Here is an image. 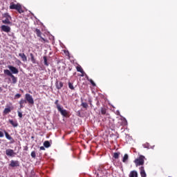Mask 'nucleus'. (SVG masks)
<instances>
[{
    "instance_id": "nucleus-27",
    "label": "nucleus",
    "mask_w": 177,
    "mask_h": 177,
    "mask_svg": "<svg viewBox=\"0 0 177 177\" xmlns=\"http://www.w3.org/2000/svg\"><path fill=\"white\" fill-rule=\"evenodd\" d=\"M87 80L89 81V82H91V85H93V86H96V84L95 83V82H93V80L92 79H89L88 77Z\"/></svg>"
},
{
    "instance_id": "nucleus-4",
    "label": "nucleus",
    "mask_w": 177,
    "mask_h": 177,
    "mask_svg": "<svg viewBox=\"0 0 177 177\" xmlns=\"http://www.w3.org/2000/svg\"><path fill=\"white\" fill-rule=\"evenodd\" d=\"M3 17L5 19L2 20L3 24H12V22L10 21V20H12V17L9 15V13H4Z\"/></svg>"
},
{
    "instance_id": "nucleus-7",
    "label": "nucleus",
    "mask_w": 177,
    "mask_h": 177,
    "mask_svg": "<svg viewBox=\"0 0 177 177\" xmlns=\"http://www.w3.org/2000/svg\"><path fill=\"white\" fill-rule=\"evenodd\" d=\"M8 68H9V71L13 75V74H19V69L13 66H8Z\"/></svg>"
},
{
    "instance_id": "nucleus-6",
    "label": "nucleus",
    "mask_w": 177,
    "mask_h": 177,
    "mask_svg": "<svg viewBox=\"0 0 177 177\" xmlns=\"http://www.w3.org/2000/svg\"><path fill=\"white\" fill-rule=\"evenodd\" d=\"M25 99L30 104H34V99L31 95L27 93L25 95Z\"/></svg>"
},
{
    "instance_id": "nucleus-35",
    "label": "nucleus",
    "mask_w": 177,
    "mask_h": 177,
    "mask_svg": "<svg viewBox=\"0 0 177 177\" xmlns=\"http://www.w3.org/2000/svg\"><path fill=\"white\" fill-rule=\"evenodd\" d=\"M88 102H89V104H90L91 107H93V104H92V100L91 99H88Z\"/></svg>"
},
{
    "instance_id": "nucleus-30",
    "label": "nucleus",
    "mask_w": 177,
    "mask_h": 177,
    "mask_svg": "<svg viewBox=\"0 0 177 177\" xmlns=\"http://www.w3.org/2000/svg\"><path fill=\"white\" fill-rule=\"evenodd\" d=\"M26 103H27V100H24V99H21V100L19 101V104H26Z\"/></svg>"
},
{
    "instance_id": "nucleus-22",
    "label": "nucleus",
    "mask_w": 177,
    "mask_h": 177,
    "mask_svg": "<svg viewBox=\"0 0 177 177\" xmlns=\"http://www.w3.org/2000/svg\"><path fill=\"white\" fill-rule=\"evenodd\" d=\"M76 70L77 71H78V73H84V69H82V67H81V66H77L76 67Z\"/></svg>"
},
{
    "instance_id": "nucleus-42",
    "label": "nucleus",
    "mask_w": 177,
    "mask_h": 177,
    "mask_svg": "<svg viewBox=\"0 0 177 177\" xmlns=\"http://www.w3.org/2000/svg\"><path fill=\"white\" fill-rule=\"evenodd\" d=\"M23 107H24V106L23 104H20V108L23 109Z\"/></svg>"
},
{
    "instance_id": "nucleus-23",
    "label": "nucleus",
    "mask_w": 177,
    "mask_h": 177,
    "mask_svg": "<svg viewBox=\"0 0 177 177\" xmlns=\"http://www.w3.org/2000/svg\"><path fill=\"white\" fill-rule=\"evenodd\" d=\"M44 147H46V148L50 147V142H49V141H45L44 142Z\"/></svg>"
},
{
    "instance_id": "nucleus-40",
    "label": "nucleus",
    "mask_w": 177,
    "mask_h": 177,
    "mask_svg": "<svg viewBox=\"0 0 177 177\" xmlns=\"http://www.w3.org/2000/svg\"><path fill=\"white\" fill-rule=\"evenodd\" d=\"M40 150H45V147H40Z\"/></svg>"
},
{
    "instance_id": "nucleus-28",
    "label": "nucleus",
    "mask_w": 177,
    "mask_h": 177,
    "mask_svg": "<svg viewBox=\"0 0 177 177\" xmlns=\"http://www.w3.org/2000/svg\"><path fill=\"white\" fill-rule=\"evenodd\" d=\"M68 88H70L71 89V91H74L75 88L74 86L73 85V83L71 82H68Z\"/></svg>"
},
{
    "instance_id": "nucleus-25",
    "label": "nucleus",
    "mask_w": 177,
    "mask_h": 177,
    "mask_svg": "<svg viewBox=\"0 0 177 177\" xmlns=\"http://www.w3.org/2000/svg\"><path fill=\"white\" fill-rule=\"evenodd\" d=\"M106 111H107V109H106V108H104V107L101 108V114L102 115H104L106 113Z\"/></svg>"
},
{
    "instance_id": "nucleus-34",
    "label": "nucleus",
    "mask_w": 177,
    "mask_h": 177,
    "mask_svg": "<svg viewBox=\"0 0 177 177\" xmlns=\"http://www.w3.org/2000/svg\"><path fill=\"white\" fill-rule=\"evenodd\" d=\"M123 124L124 125H127L128 122L127 121V119L125 118H123Z\"/></svg>"
},
{
    "instance_id": "nucleus-38",
    "label": "nucleus",
    "mask_w": 177,
    "mask_h": 177,
    "mask_svg": "<svg viewBox=\"0 0 177 177\" xmlns=\"http://www.w3.org/2000/svg\"><path fill=\"white\" fill-rule=\"evenodd\" d=\"M15 97H17V99H19V98H20V97H21V94H16L15 95Z\"/></svg>"
},
{
    "instance_id": "nucleus-20",
    "label": "nucleus",
    "mask_w": 177,
    "mask_h": 177,
    "mask_svg": "<svg viewBox=\"0 0 177 177\" xmlns=\"http://www.w3.org/2000/svg\"><path fill=\"white\" fill-rule=\"evenodd\" d=\"M129 158V156H128V153L124 154L122 158V162H127Z\"/></svg>"
},
{
    "instance_id": "nucleus-21",
    "label": "nucleus",
    "mask_w": 177,
    "mask_h": 177,
    "mask_svg": "<svg viewBox=\"0 0 177 177\" xmlns=\"http://www.w3.org/2000/svg\"><path fill=\"white\" fill-rule=\"evenodd\" d=\"M43 59L44 62V66H46L48 67V66H49V63L48 62V57L46 56H44Z\"/></svg>"
},
{
    "instance_id": "nucleus-1",
    "label": "nucleus",
    "mask_w": 177,
    "mask_h": 177,
    "mask_svg": "<svg viewBox=\"0 0 177 177\" xmlns=\"http://www.w3.org/2000/svg\"><path fill=\"white\" fill-rule=\"evenodd\" d=\"M3 73L5 74V75L10 77L8 78L9 82H10L11 84H13L14 85H15V84H17V77H16V76L13 75L12 74V72H10V71H9V69H4Z\"/></svg>"
},
{
    "instance_id": "nucleus-39",
    "label": "nucleus",
    "mask_w": 177,
    "mask_h": 177,
    "mask_svg": "<svg viewBox=\"0 0 177 177\" xmlns=\"http://www.w3.org/2000/svg\"><path fill=\"white\" fill-rule=\"evenodd\" d=\"M0 138H3V132L0 131Z\"/></svg>"
},
{
    "instance_id": "nucleus-8",
    "label": "nucleus",
    "mask_w": 177,
    "mask_h": 177,
    "mask_svg": "<svg viewBox=\"0 0 177 177\" xmlns=\"http://www.w3.org/2000/svg\"><path fill=\"white\" fill-rule=\"evenodd\" d=\"M1 31H3L4 32H10L11 28L8 26L3 25L1 26Z\"/></svg>"
},
{
    "instance_id": "nucleus-2",
    "label": "nucleus",
    "mask_w": 177,
    "mask_h": 177,
    "mask_svg": "<svg viewBox=\"0 0 177 177\" xmlns=\"http://www.w3.org/2000/svg\"><path fill=\"white\" fill-rule=\"evenodd\" d=\"M145 160H146V157L143 155H140L133 162L136 164V167H143V165H145Z\"/></svg>"
},
{
    "instance_id": "nucleus-18",
    "label": "nucleus",
    "mask_w": 177,
    "mask_h": 177,
    "mask_svg": "<svg viewBox=\"0 0 177 177\" xmlns=\"http://www.w3.org/2000/svg\"><path fill=\"white\" fill-rule=\"evenodd\" d=\"M10 111H12V109L10 108V106H8V108H6L3 111V114H9V113H10Z\"/></svg>"
},
{
    "instance_id": "nucleus-3",
    "label": "nucleus",
    "mask_w": 177,
    "mask_h": 177,
    "mask_svg": "<svg viewBox=\"0 0 177 177\" xmlns=\"http://www.w3.org/2000/svg\"><path fill=\"white\" fill-rule=\"evenodd\" d=\"M10 9L17 10V12L20 14L24 13V10H23V8H21V5L20 3L15 4L13 2L10 3Z\"/></svg>"
},
{
    "instance_id": "nucleus-11",
    "label": "nucleus",
    "mask_w": 177,
    "mask_h": 177,
    "mask_svg": "<svg viewBox=\"0 0 177 177\" xmlns=\"http://www.w3.org/2000/svg\"><path fill=\"white\" fill-rule=\"evenodd\" d=\"M10 167H20V163L19 162V160H11Z\"/></svg>"
},
{
    "instance_id": "nucleus-37",
    "label": "nucleus",
    "mask_w": 177,
    "mask_h": 177,
    "mask_svg": "<svg viewBox=\"0 0 177 177\" xmlns=\"http://www.w3.org/2000/svg\"><path fill=\"white\" fill-rule=\"evenodd\" d=\"M18 116L19 118H21L23 117V113H21V112H18Z\"/></svg>"
},
{
    "instance_id": "nucleus-19",
    "label": "nucleus",
    "mask_w": 177,
    "mask_h": 177,
    "mask_svg": "<svg viewBox=\"0 0 177 177\" xmlns=\"http://www.w3.org/2000/svg\"><path fill=\"white\" fill-rule=\"evenodd\" d=\"M56 88H57V89L62 88H63V83L62 82H57Z\"/></svg>"
},
{
    "instance_id": "nucleus-9",
    "label": "nucleus",
    "mask_w": 177,
    "mask_h": 177,
    "mask_svg": "<svg viewBox=\"0 0 177 177\" xmlns=\"http://www.w3.org/2000/svg\"><path fill=\"white\" fill-rule=\"evenodd\" d=\"M58 111H59V113L62 114V115H63L64 117H67L68 115V113L66 109H62V107L58 106Z\"/></svg>"
},
{
    "instance_id": "nucleus-31",
    "label": "nucleus",
    "mask_w": 177,
    "mask_h": 177,
    "mask_svg": "<svg viewBox=\"0 0 177 177\" xmlns=\"http://www.w3.org/2000/svg\"><path fill=\"white\" fill-rule=\"evenodd\" d=\"M30 156L32 158H35V157L37 156L36 153H35V151H32L31 153H30Z\"/></svg>"
},
{
    "instance_id": "nucleus-26",
    "label": "nucleus",
    "mask_w": 177,
    "mask_h": 177,
    "mask_svg": "<svg viewBox=\"0 0 177 177\" xmlns=\"http://www.w3.org/2000/svg\"><path fill=\"white\" fill-rule=\"evenodd\" d=\"M120 157V153L115 152L113 153V158H115V160L118 159Z\"/></svg>"
},
{
    "instance_id": "nucleus-10",
    "label": "nucleus",
    "mask_w": 177,
    "mask_h": 177,
    "mask_svg": "<svg viewBox=\"0 0 177 177\" xmlns=\"http://www.w3.org/2000/svg\"><path fill=\"white\" fill-rule=\"evenodd\" d=\"M6 156H9L10 157H13V156H15V154L16 153H15V151H13V149H8L6 150Z\"/></svg>"
},
{
    "instance_id": "nucleus-5",
    "label": "nucleus",
    "mask_w": 177,
    "mask_h": 177,
    "mask_svg": "<svg viewBox=\"0 0 177 177\" xmlns=\"http://www.w3.org/2000/svg\"><path fill=\"white\" fill-rule=\"evenodd\" d=\"M35 32L37 37L40 38L39 41L41 42H46V39L45 38L42 37L41 35H42V32H41V30L36 28L35 30Z\"/></svg>"
},
{
    "instance_id": "nucleus-33",
    "label": "nucleus",
    "mask_w": 177,
    "mask_h": 177,
    "mask_svg": "<svg viewBox=\"0 0 177 177\" xmlns=\"http://www.w3.org/2000/svg\"><path fill=\"white\" fill-rule=\"evenodd\" d=\"M81 77H86L87 80H88V75H86V73H85V72L83 71V73H81Z\"/></svg>"
},
{
    "instance_id": "nucleus-41",
    "label": "nucleus",
    "mask_w": 177,
    "mask_h": 177,
    "mask_svg": "<svg viewBox=\"0 0 177 177\" xmlns=\"http://www.w3.org/2000/svg\"><path fill=\"white\" fill-rule=\"evenodd\" d=\"M17 63L21 64V60L17 59Z\"/></svg>"
},
{
    "instance_id": "nucleus-16",
    "label": "nucleus",
    "mask_w": 177,
    "mask_h": 177,
    "mask_svg": "<svg viewBox=\"0 0 177 177\" xmlns=\"http://www.w3.org/2000/svg\"><path fill=\"white\" fill-rule=\"evenodd\" d=\"M30 60L33 64H37V59H35V57H34V54L30 53Z\"/></svg>"
},
{
    "instance_id": "nucleus-36",
    "label": "nucleus",
    "mask_w": 177,
    "mask_h": 177,
    "mask_svg": "<svg viewBox=\"0 0 177 177\" xmlns=\"http://www.w3.org/2000/svg\"><path fill=\"white\" fill-rule=\"evenodd\" d=\"M88 102H89V104H90L91 107H93V104H92V100L91 99H88Z\"/></svg>"
},
{
    "instance_id": "nucleus-14",
    "label": "nucleus",
    "mask_w": 177,
    "mask_h": 177,
    "mask_svg": "<svg viewBox=\"0 0 177 177\" xmlns=\"http://www.w3.org/2000/svg\"><path fill=\"white\" fill-rule=\"evenodd\" d=\"M19 57H21L22 62H27V56H26V54L19 53Z\"/></svg>"
},
{
    "instance_id": "nucleus-15",
    "label": "nucleus",
    "mask_w": 177,
    "mask_h": 177,
    "mask_svg": "<svg viewBox=\"0 0 177 177\" xmlns=\"http://www.w3.org/2000/svg\"><path fill=\"white\" fill-rule=\"evenodd\" d=\"M129 177H138V171L133 170L130 172Z\"/></svg>"
},
{
    "instance_id": "nucleus-29",
    "label": "nucleus",
    "mask_w": 177,
    "mask_h": 177,
    "mask_svg": "<svg viewBox=\"0 0 177 177\" xmlns=\"http://www.w3.org/2000/svg\"><path fill=\"white\" fill-rule=\"evenodd\" d=\"M55 104H56L57 110H59V107H62V106H60V104H59V100H55Z\"/></svg>"
},
{
    "instance_id": "nucleus-24",
    "label": "nucleus",
    "mask_w": 177,
    "mask_h": 177,
    "mask_svg": "<svg viewBox=\"0 0 177 177\" xmlns=\"http://www.w3.org/2000/svg\"><path fill=\"white\" fill-rule=\"evenodd\" d=\"M81 106L83 109H88V103L86 102H82Z\"/></svg>"
},
{
    "instance_id": "nucleus-13",
    "label": "nucleus",
    "mask_w": 177,
    "mask_h": 177,
    "mask_svg": "<svg viewBox=\"0 0 177 177\" xmlns=\"http://www.w3.org/2000/svg\"><path fill=\"white\" fill-rule=\"evenodd\" d=\"M8 121H9L10 124H11V125H12V127H14V128H17V127H19V123H17V121L10 120V119Z\"/></svg>"
},
{
    "instance_id": "nucleus-17",
    "label": "nucleus",
    "mask_w": 177,
    "mask_h": 177,
    "mask_svg": "<svg viewBox=\"0 0 177 177\" xmlns=\"http://www.w3.org/2000/svg\"><path fill=\"white\" fill-rule=\"evenodd\" d=\"M4 133L6 135V139H8V140H12L13 141V138H12V136H10V135H9L8 132L5 131Z\"/></svg>"
},
{
    "instance_id": "nucleus-32",
    "label": "nucleus",
    "mask_w": 177,
    "mask_h": 177,
    "mask_svg": "<svg viewBox=\"0 0 177 177\" xmlns=\"http://www.w3.org/2000/svg\"><path fill=\"white\" fill-rule=\"evenodd\" d=\"M95 102H96V106H97V107H100V102H99V100H97V98L95 99Z\"/></svg>"
},
{
    "instance_id": "nucleus-12",
    "label": "nucleus",
    "mask_w": 177,
    "mask_h": 177,
    "mask_svg": "<svg viewBox=\"0 0 177 177\" xmlns=\"http://www.w3.org/2000/svg\"><path fill=\"white\" fill-rule=\"evenodd\" d=\"M140 169V174L141 175V177H147V175L146 174V171H145V167L142 166L139 168Z\"/></svg>"
}]
</instances>
